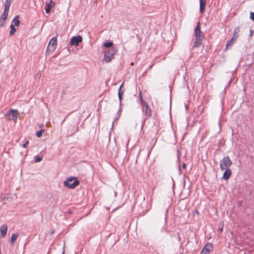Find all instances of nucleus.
I'll list each match as a JSON object with an SVG mask.
<instances>
[{
    "instance_id": "nucleus-1",
    "label": "nucleus",
    "mask_w": 254,
    "mask_h": 254,
    "mask_svg": "<svg viewBox=\"0 0 254 254\" xmlns=\"http://www.w3.org/2000/svg\"><path fill=\"white\" fill-rule=\"evenodd\" d=\"M80 182L76 177H70L64 181V186L71 189L75 188L79 185Z\"/></svg>"
},
{
    "instance_id": "nucleus-2",
    "label": "nucleus",
    "mask_w": 254,
    "mask_h": 254,
    "mask_svg": "<svg viewBox=\"0 0 254 254\" xmlns=\"http://www.w3.org/2000/svg\"><path fill=\"white\" fill-rule=\"evenodd\" d=\"M201 31L199 26V22L197 23L194 29V34L195 36L194 47H198L202 44V38L201 36Z\"/></svg>"
},
{
    "instance_id": "nucleus-3",
    "label": "nucleus",
    "mask_w": 254,
    "mask_h": 254,
    "mask_svg": "<svg viewBox=\"0 0 254 254\" xmlns=\"http://www.w3.org/2000/svg\"><path fill=\"white\" fill-rule=\"evenodd\" d=\"M117 51L114 48H110L104 50L103 61L106 63H109L114 59Z\"/></svg>"
},
{
    "instance_id": "nucleus-4",
    "label": "nucleus",
    "mask_w": 254,
    "mask_h": 254,
    "mask_svg": "<svg viewBox=\"0 0 254 254\" xmlns=\"http://www.w3.org/2000/svg\"><path fill=\"white\" fill-rule=\"evenodd\" d=\"M232 164V161L230 160L228 156H225L221 160L220 164V168L221 170L225 169L230 168Z\"/></svg>"
},
{
    "instance_id": "nucleus-5",
    "label": "nucleus",
    "mask_w": 254,
    "mask_h": 254,
    "mask_svg": "<svg viewBox=\"0 0 254 254\" xmlns=\"http://www.w3.org/2000/svg\"><path fill=\"white\" fill-rule=\"evenodd\" d=\"M82 41V37L80 35L73 36L70 39V44L71 46H78Z\"/></svg>"
},
{
    "instance_id": "nucleus-6",
    "label": "nucleus",
    "mask_w": 254,
    "mask_h": 254,
    "mask_svg": "<svg viewBox=\"0 0 254 254\" xmlns=\"http://www.w3.org/2000/svg\"><path fill=\"white\" fill-rule=\"evenodd\" d=\"M57 39L56 37H53L49 42L48 49L51 51H54L57 47Z\"/></svg>"
},
{
    "instance_id": "nucleus-7",
    "label": "nucleus",
    "mask_w": 254,
    "mask_h": 254,
    "mask_svg": "<svg viewBox=\"0 0 254 254\" xmlns=\"http://www.w3.org/2000/svg\"><path fill=\"white\" fill-rule=\"evenodd\" d=\"M213 245L211 243H207L201 251L200 254H208L213 249Z\"/></svg>"
},
{
    "instance_id": "nucleus-8",
    "label": "nucleus",
    "mask_w": 254,
    "mask_h": 254,
    "mask_svg": "<svg viewBox=\"0 0 254 254\" xmlns=\"http://www.w3.org/2000/svg\"><path fill=\"white\" fill-rule=\"evenodd\" d=\"M17 110L16 109H10L7 112V115L9 116V120L16 121L17 119Z\"/></svg>"
},
{
    "instance_id": "nucleus-9",
    "label": "nucleus",
    "mask_w": 254,
    "mask_h": 254,
    "mask_svg": "<svg viewBox=\"0 0 254 254\" xmlns=\"http://www.w3.org/2000/svg\"><path fill=\"white\" fill-rule=\"evenodd\" d=\"M142 111L146 115V117H150L151 116V110L147 104L142 106Z\"/></svg>"
},
{
    "instance_id": "nucleus-10",
    "label": "nucleus",
    "mask_w": 254,
    "mask_h": 254,
    "mask_svg": "<svg viewBox=\"0 0 254 254\" xmlns=\"http://www.w3.org/2000/svg\"><path fill=\"white\" fill-rule=\"evenodd\" d=\"M206 0H199V13L202 15L206 7Z\"/></svg>"
},
{
    "instance_id": "nucleus-11",
    "label": "nucleus",
    "mask_w": 254,
    "mask_h": 254,
    "mask_svg": "<svg viewBox=\"0 0 254 254\" xmlns=\"http://www.w3.org/2000/svg\"><path fill=\"white\" fill-rule=\"evenodd\" d=\"M225 171L223 173L222 178L225 180H227L230 177L232 174V171L230 168L225 169Z\"/></svg>"
},
{
    "instance_id": "nucleus-12",
    "label": "nucleus",
    "mask_w": 254,
    "mask_h": 254,
    "mask_svg": "<svg viewBox=\"0 0 254 254\" xmlns=\"http://www.w3.org/2000/svg\"><path fill=\"white\" fill-rule=\"evenodd\" d=\"M7 231V227L6 225L3 224L0 227V231L1 234V236L2 238H4L6 235Z\"/></svg>"
},
{
    "instance_id": "nucleus-13",
    "label": "nucleus",
    "mask_w": 254,
    "mask_h": 254,
    "mask_svg": "<svg viewBox=\"0 0 254 254\" xmlns=\"http://www.w3.org/2000/svg\"><path fill=\"white\" fill-rule=\"evenodd\" d=\"M19 15H16L12 20V22L14 23V26H18L20 24V21L19 20Z\"/></svg>"
},
{
    "instance_id": "nucleus-14",
    "label": "nucleus",
    "mask_w": 254,
    "mask_h": 254,
    "mask_svg": "<svg viewBox=\"0 0 254 254\" xmlns=\"http://www.w3.org/2000/svg\"><path fill=\"white\" fill-rule=\"evenodd\" d=\"M52 2V0H51L50 3L47 2L45 4V11L46 13H49L51 8H52V6L51 5V3Z\"/></svg>"
},
{
    "instance_id": "nucleus-15",
    "label": "nucleus",
    "mask_w": 254,
    "mask_h": 254,
    "mask_svg": "<svg viewBox=\"0 0 254 254\" xmlns=\"http://www.w3.org/2000/svg\"><path fill=\"white\" fill-rule=\"evenodd\" d=\"M113 45V43L111 41L105 42V43H104V44L103 45L104 47L107 48V49H110V48H113L112 47Z\"/></svg>"
},
{
    "instance_id": "nucleus-16",
    "label": "nucleus",
    "mask_w": 254,
    "mask_h": 254,
    "mask_svg": "<svg viewBox=\"0 0 254 254\" xmlns=\"http://www.w3.org/2000/svg\"><path fill=\"white\" fill-rule=\"evenodd\" d=\"M18 236V234L17 233H13L12 234L11 238H10V242L11 244L14 243L16 239Z\"/></svg>"
},
{
    "instance_id": "nucleus-17",
    "label": "nucleus",
    "mask_w": 254,
    "mask_h": 254,
    "mask_svg": "<svg viewBox=\"0 0 254 254\" xmlns=\"http://www.w3.org/2000/svg\"><path fill=\"white\" fill-rule=\"evenodd\" d=\"M10 30L9 31V35H13L16 31V28L14 27V26L12 24L10 25Z\"/></svg>"
},
{
    "instance_id": "nucleus-18",
    "label": "nucleus",
    "mask_w": 254,
    "mask_h": 254,
    "mask_svg": "<svg viewBox=\"0 0 254 254\" xmlns=\"http://www.w3.org/2000/svg\"><path fill=\"white\" fill-rule=\"evenodd\" d=\"M34 161L36 163L40 162L42 160V158L38 155H36L34 157Z\"/></svg>"
},
{
    "instance_id": "nucleus-19",
    "label": "nucleus",
    "mask_w": 254,
    "mask_h": 254,
    "mask_svg": "<svg viewBox=\"0 0 254 254\" xmlns=\"http://www.w3.org/2000/svg\"><path fill=\"white\" fill-rule=\"evenodd\" d=\"M11 0H6L5 3L4 5V8L9 9L10 6L11 5Z\"/></svg>"
},
{
    "instance_id": "nucleus-20",
    "label": "nucleus",
    "mask_w": 254,
    "mask_h": 254,
    "mask_svg": "<svg viewBox=\"0 0 254 254\" xmlns=\"http://www.w3.org/2000/svg\"><path fill=\"white\" fill-rule=\"evenodd\" d=\"M44 131V129H41L37 131L36 133V135L38 137H40L42 135V133Z\"/></svg>"
},
{
    "instance_id": "nucleus-21",
    "label": "nucleus",
    "mask_w": 254,
    "mask_h": 254,
    "mask_svg": "<svg viewBox=\"0 0 254 254\" xmlns=\"http://www.w3.org/2000/svg\"><path fill=\"white\" fill-rule=\"evenodd\" d=\"M123 86V83L120 85L119 89H118V95H123L124 91H122V88Z\"/></svg>"
},
{
    "instance_id": "nucleus-22",
    "label": "nucleus",
    "mask_w": 254,
    "mask_h": 254,
    "mask_svg": "<svg viewBox=\"0 0 254 254\" xmlns=\"http://www.w3.org/2000/svg\"><path fill=\"white\" fill-rule=\"evenodd\" d=\"M139 97H140V100L141 102H142V106L147 104V103L143 99L142 95L140 92L139 93Z\"/></svg>"
},
{
    "instance_id": "nucleus-23",
    "label": "nucleus",
    "mask_w": 254,
    "mask_h": 254,
    "mask_svg": "<svg viewBox=\"0 0 254 254\" xmlns=\"http://www.w3.org/2000/svg\"><path fill=\"white\" fill-rule=\"evenodd\" d=\"M5 20L4 19H2L0 18V27H2L4 25Z\"/></svg>"
},
{
    "instance_id": "nucleus-24",
    "label": "nucleus",
    "mask_w": 254,
    "mask_h": 254,
    "mask_svg": "<svg viewBox=\"0 0 254 254\" xmlns=\"http://www.w3.org/2000/svg\"><path fill=\"white\" fill-rule=\"evenodd\" d=\"M121 110H122V109H121V108L120 107L119 110L117 112V117L115 118V120H118L119 118V117H120V116L121 115Z\"/></svg>"
},
{
    "instance_id": "nucleus-25",
    "label": "nucleus",
    "mask_w": 254,
    "mask_h": 254,
    "mask_svg": "<svg viewBox=\"0 0 254 254\" xmlns=\"http://www.w3.org/2000/svg\"><path fill=\"white\" fill-rule=\"evenodd\" d=\"M123 95H118V98L120 101V106L121 107L122 105V100L123 99Z\"/></svg>"
},
{
    "instance_id": "nucleus-26",
    "label": "nucleus",
    "mask_w": 254,
    "mask_h": 254,
    "mask_svg": "<svg viewBox=\"0 0 254 254\" xmlns=\"http://www.w3.org/2000/svg\"><path fill=\"white\" fill-rule=\"evenodd\" d=\"M233 43V38L228 42V43L226 44V48H227L228 46H231L232 44Z\"/></svg>"
},
{
    "instance_id": "nucleus-27",
    "label": "nucleus",
    "mask_w": 254,
    "mask_h": 254,
    "mask_svg": "<svg viewBox=\"0 0 254 254\" xmlns=\"http://www.w3.org/2000/svg\"><path fill=\"white\" fill-rule=\"evenodd\" d=\"M7 16H8L7 15V14H5V13H2L0 16V18L4 19L6 20Z\"/></svg>"
},
{
    "instance_id": "nucleus-28",
    "label": "nucleus",
    "mask_w": 254,
    "mask_h": 254,
    "mask_svg": "<svg viewBox=\"0 0 254 254\" xmlns=\"http://www.w3.org/2000/svg\"><path fill=\"white\" fill-rule=\"evenodd\" d=\"M250 18L252 20H254V12H250Z\"/></svg>"
},
{
    "instance_id": "nucleus-29",
    "label": "nucleus",
    "mask_w": 254,
    "mask_h": 254,
    "mask_svg": "<svg viewBox=\"0 0 254 254\" xmlns=\"http://www.w3.org/2000/svg\"><path fill=\"white\" fill-rule=\"evenodd\" d=\"M9 9H7V8H4V10L3 11V13H5V14H7V15L8 16V12H9Z\"/></svg>"
},
{
    "instance_id": "nucleus-30",
    "label": "nucleus",
    "mask_w": 254,
    "mask_h": 254,
    "mask_svg": "<svg viewBox=\"0 0 254 254\" xmlns=\"http://www.w3.org/2000/svg\"><path fill=\"white\" fill-rule=\"evenodd\" d=\"M28 143H29V141H26L23 144L22 147L23 148H26Z\"/></svg>"
},
{
    "instance_id": "nucleus-31",
    "label": "nucleus",
    "mask_w": 254,
    "mask_h": 254,
    "mask_svg": "<svg viewBox=\"0 0 254 254\" xmlns=\"http://www.w3.org/2000/svg\"><path fill=\"white\" fill-rule=\"evenodd\" d=\"M186 167V164L185 163H183L182 164V168L183 169H185Z\"/></svg>"
},
{
    "instance_id": "nucleus-32",
    "label": "nucleus",
    "mask_w": 254,
    "mask_h": 254,
    "mask_svg": "<svg viewBox=\"0 0 254 254\" xmlns=\"http://www.w3.org/2000/svg\"><path fill=\"white\" fill-rule=\"evenodd\" d=\"M253 34V31L252 30H250V36H252Z\"/></svg>"
},
{
    "instance_id": "nucleus-33",
    "label": "nucleus",
    "mask_w": 254,
    "mask_h": 254,
    "mask_svg": "<svg viewBox=\"0 0 254 254\" xmlns=\"http://www.w3.org/2000/svg\"><path fill=\"white\" fill-rule=\"evenodd\" d=\"M172 180L173 181V188L175 187V182L173 178H172Z\"/></svg>"
},
{
    "instance_id": "nucleus-34",
    "label": "nucleus",
    "mask_w": 254,
    "mask_h": 254,
    "mask_svg": "<svg viewBox=\"0 0 254 254\" xmlns=\"http://www.w3.org/2000/svg\"><path fill=\"white\" fill-rule=\"evenodd\" d=\"M218 231H219L220 232H222V231H223V228L222 227V228H219Z\"/></svg>"
},
{
    "instance_id": "nucleus-35",
    "label": "nucleus",
    "mask_w": 254,
    "mask_h": 254,
    "mask_svg": "<svg viewBox=\"0 0 254 254\" xmlns=\"http://www.w3.org/2000/svg\"><path fill=\"white\" fill-rule=\"evenodd\" d=\"M55 231L53 230H52L51 231V234H53L54 233Z\"/></svg>"
},
{
    "instance_id": "nucleus-36",
    "label": "nucleus",
    "mask_w": 254,
    "mask_h": 254,
    "mask_svg": "<svg viewBox=\"0 0 254 254\" xmlns=\"http://www.w3.org/2000/svg\"><path fill=\"white\" fill-rule=\"evenodd\" d=\"M179 174H181V168L180 167H179Z\"/></svg>"
},
{
    "instance_id": "nucleus-37",
    "label": "nucleus",
    "mask_w": 254,
    "mask_h": 254,
    "mask_svg": "<svg viewBox=\"0 0 254 254\" xmlns=\"http://www.w3.org/2000/svg\"><path fill=\"white\" fill-rule=\"evenodd\" d=\"M153 66V64H151L150 65L149 67V69L151 68L152 67V66Z\"/></svg>"
},
{
    "instance_id": "nucleus-38",
    "label": "nucleus",
    "mask_w": 254,
    "mask_h": 254,
    "mask_svg": "<svg viewBox=\"0 0 254 254\" xmlns=\"http://www.w3.org/2000/svg\"><path fill=\"white\" fill-rule=\"evenodd\" d=\"M178 240H180V237H179V235H178Z\"/></svg>"
},
{
    "instance_id": "nucleus-39",
    "label": "nucleus",
    "mask_w": 254,
    "mask_h": 254,
    "mask_svg": "<svg viewBox=\"0 0 254 254\" xmlns=\"http://www.w3.org/2000/svg\"><path fill=\"white\" fill-rule=\"evenodd\" d=\"M224 97H222V98L221 99V101L223 102V100H224Z\"/></svg>"
},
{
    "instance_id": "nucleus-40",
    "label": "nucleus",
    "mask_w": 254,
    "mask_h": 254,
    "mask_svg": "<svg viewBox=\"0 0 254 254\" xmlns=\"http://www.w3.org/2000/svg\"><path fill=\"white\" fill-rule=\"evenodd\" d=\"M226 90V88H224V90L223 91V94H224L225 90Z\"/></svg>"
}]
</instances>
